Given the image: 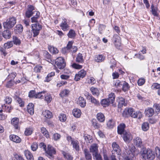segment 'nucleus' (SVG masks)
<instances>
[{
	"instance_id": "16",
	"label": "nucleus",
	"mask_w": 160,
	"mask_h": 160,
	"mask_svg": "<svg viewBox=\"0 0 160 160\" xmlns=\"http://www.w3.org/2000/svg\"><path fill=\"white\" fill-rule=\"evenodd\" d=\"M12 32L9 29H6L4 30L2 33L3 37L6 39H9L11 37Z\"/></svg>"
},
{
	"instance_id": "57",
	"label": "nucleus",
	"mask_w": 160,
	"mask_h": 160,
	"mask_svg": "<svg viewBox=\"0 0 160 160\" xmlns=\"http://www.w3.org/2000/svg\"><path fill=\"white\" fill-rule=\"evenodd\" d=\"M114 125V122L112 120H110L107 123V125L110 128H112Z\"/></svg>"
},
{
	"instance_id": "55",
	"label": "nucleus",
	"mask_w": 160,
	"mask_h": 160,
	"mask_svg": "<svg viewBox=\"0 0 160 160\" xmlns=\"http://www.w3.org/2000/svg\"><path fill=\"white\" fill-rule=\"evenodd\" d=\"M151 88L153 90L160 89V84L158 83H154L152 85Z\"/></svg>"
},
{
	"instance_id": "13",
	"label": "nucleus",
	"mask_w": 160,
	"mask_h": 160,
	"mask_svg": "<svg viewBox=\"0 0 160 160\" xmlns=\"http://www.w3.org/2000/svg\"><path fill=\"white\" fill-rule=\"evenodd\" d=\"M10 140L17 143H19L21 142V138L18 136L14 134H11L9 136Z\"/></svg>"
},
{
	"instance_id": "53",
	"label": "nucleus",
	"mask_w": 160,
	"mask_h": 160,
	"mask_svg": "<svg viewBox=\"0 0 160 160\" xmlns=\"http://www.w3.org/2000/svg\"><path fill=\"white\" fill-rule=\"evenodd\" d=\"M106 28V26L103 24H100L98 27V31L99 33L102 34L103 30Z\"/></svg>"
},
{
	"instance_id": "38",
	"label": "nucleus",
	"mask_w": 160,
	"mask_h": 160,
	"mask_svg": "<svg viewBox=\"0 0 160 160\" xmlns=\"http://www.w3.org/2000/svg\"><path fill=\"white\" fill-rule=\"evenodd\" d=\"M84 153L85 158L87 160H92V156L87 149L84 150Z\"/></svg>"
},
{
	"instance_id": "52",
	"label": "nucleus",
	"mask_w": 160,
	"mask_h": 160,
	"mask_svg": "<svg viewBox=\"0 0 160 160\" xmlns=\"http://www.w3.org/2000/svg\"><path fill=\"white\" fill-rule=\"evenodd\" d=\"M16 99L19 103V106L21 107H23L24 106V102L22 101L21 98L19 97L16 96Z\"/></svg>"
},
{
	"instance_id": "34",
	"label": "nucleus",
	"mask_w": 160,
	"mask_h": 160,
	"mask_svg": "<svg viewBox=\"0 0 160 160\" xmlns=\"http://www.w3.org/2000/svg\"><path fill=\"white\" fill-rule=\"evenodd\" d=\"M76 33L74 30L71 29L69 30V32L68 34V37L71 38H74L76 36Z\"/></svg>"
},
{
	"instance_id": "50",
	"label": "nucleus",
	"mask_w": 160,
	"mask_h": 160,
	"mask_svg": "<svg viewBox=\"0 0 160 160\" xmlns=\"http://www.w3.org/2000/svg\"><path fill=\"white\" fill-rule=\"evenodd\" d=\"M55 75V72H52L51 73H49L46 77V80H45V81H47L48 82L51 80V78L53 76Z\"/></svg>"
},
{
	"instance_id": "28",
	"label": "nucleus",
	"mask_w": 160,
	"mask_h": 160,
	"mask_svg": "<svg viewBox=\"0 0 160 160\" xmlns=\"http://www.w3.org/2000/svg\"><path fill=\"white\" fill-rule=\"evenodd\" d=\"M112 147L114 150L116 152L118 155L120 154V150L119 148V147L118 144H116V142H113L112 144Z\"/></svg>"
},
{
	"instance_id": "22",
	"label": "nucleus",
	"mask_w": 160,
	"mask_h": 160,
	"mask_svg": "<svg viewBox=\"0 0 160 160\" xmlns=\"http://www.w3.org/2000/svg\"><path fill=\"white\" fill-rule=\"evenodd\" d=\"M84 61V59L82 54L80 53H78L77 55L76 61L78 63H82Z\"/></svg>"
},
{
	"instance_id": "6",
	"label": "nucleus",
	"mask_w": 160,
	"mask_h": 160,
	"mask_svg": "<svg viewBox=\"0 0 160 160\" xmlns=\"http://www.w3.org/2000/svg\"><path fill=\"white\" fill-rule=\"evenodd\" d=\"M45 152L47 156L50 158H53V154H54L56 153L55 150L50 145H48L47 149H46Z\"/></svg>"
},
{
	"instance_id": "21",
	"label": "nucleus",
	"mask_w": 160,
	"mask_h": 160,
	"mask_svg": "<svg viewBox=\"0 0 160 160\" xmlns=\"http://www.w3.org/2000/svg\"><path fill=\"white\" fill-rule=\"evenodd\" d=\"M19 119L18 118H13L11 120V123L15 128L18 129V128Z\"/></svg>"
},
{
	"instance_id": "19",
	"label": "nucleus",
	"mask_w": 160,
	"mask_h": 160,
	"mask_svg": "<svg viewBox=\"0 0 160 160\" xmlns=\"http://www.w3.org/2000/svg\"><path fill=\"white\" fill-rule=\"evenodd\" d=\"M148 154L146 159L148 160H153L155 158V156L154 153L152 150H149Z\"/></svg>"
},
{
	"instance_id": "60",
	"label": "nucleus",
	"mask_w": 160,
	"mask_h": 160,
	"mask_svg": "<svg viewBox=\"0 0 160 160\" xmlns=\"http://www.w3.org/2000/svg\"><path fill=\"white\" fill-rule=\"evenodd\" d=\"M6 103L8 104H10L12 101V98L8 96H6L4 99Z\"/></svg>"
},
{
	"instance_id": "37",
	"label": "nucleus",
	"mask_w": 160,
	"mask_h": 160,
	"mask_svg": "<svg viewBox=\"0 0 160 160\" xmlns=\"http://www.w3.org/2000/svg\"><path fill=\"white\" fill-rule=\"evenodd\" d=\"M151 8L152 10V14L155 16H157V11L158 8L157 7H154L153 4L151 5Z\"/></svg>"
},
{
	"instance_id": "39",
	"label": "nucleus",
	"mask_w": 160,
	"mask_h": 160,
	"mask_svg": "<svg viewBox=\"0 0 160 160\" xmlns=\"http://www.w3.org/2000/svg\"><path fill=\"white\" fill-rule=\"evenodd\" d=\"M12 42L14 44L17 45H19L21 43V40L15 36H13Z\"/></svg>"
},
{
	"instance_id": "40",
	"label": "nucleus",
	"mask_w": 160,
	"mask_h": 160,
	"mask_svg": "<svg viewBox=\"0 0 160 160\" xmlns=\"http://www.w3.org/2000/svg\"><path fill=\"white\" fill-rule=\"evenodd\" d=\"M44 57L48 59L47 60L49 63H51L52 60L51 59V56L50 54L47 51H45L44 52Z\"/></svg>"
},
{
	"instance_id": "43",
	"label": "nucleus",
	"mask_w": 160,
	"mask_h": 160,
	"mask_svg": "<svg viewBox=\"0 0 160 160\" xmlns=\"http://www.w3.org/2000/svg\"><path fill=\"white\" fill-rule=\"evenodd\" d=\"M62 154L64 158L67 160H72V157L69 153H66L65 152H62Z\"/></svg>"
},
{
	"instance_id": "30",
	"label": "nucleus",
	"mask_w": 160,
	"mask_h": 160,
	"mask_svg": "<svg viewBox=\"0 0 160 160\" xmlns=\"http://www.w3.org/2000/svg\"><path fill=\"white\" fill-rule=\"evenodd\" d=\"M115 95L114 93L112 92L108 95V97L107 99L109 100L111 103H113L115 101Z\"/></svg>"
},
{
	"instance_id": "61",
	"label": "nucleus",
	"mask_w": 160,
	"mask_h": 160,
	"mask_svg": "<svg viewBox=\"0 0 160 160\" xmlns=\"http://www.w3.org/2000/svg\"><path fill=\"white\" fill-rule=\"evenodd\" d=\"M155 150L157 158L160 159V148L156 147L155 148Z\"/></svg>"
},
{
	"instance_id": "49",
	"label": "nucleus",
	"mask_w": 160,
	"mask_h": 160,
	"mask_svg": "<svg viewBox=\"0 0 160 160\" xmlns=\"http://www.w3.org/2000/svg\"><path fill=\"white\" fill-rule=\"evenodd\" d=\"M58 118L60 121L62 122H64L67 119L66 115L63 113L60 114Z\"/></svg>"
},
{
	"instance_id": "17",
	"label": "nucleus",
	"mask_w": 160,
	"mask_h": 160,
	"mask_svg": "<svg viewBox=\"0 0 160 160\" xmlns=\"http://www.w3.org/2000/svg\"><path fill=\"white\" fill-rule=\"evenodd\" d=\"M154 113V110L151 108H148L146 109L145 111V113L146 116L148 117L152 116Z\"/></svg>"
},
{
	"instance_id": "54",
	"label": "nucleus",
	"mask_w": 160,
	"mask_h": 160,
	"mask_svg": "<svg viewBox=\"0 0 160 160\" xmlns=\"http://www.w3.org/2000/svg\"><path fill=\"white\" fill-rule=\"evenodd\" d=\"M12 46L13 43L12 41L5 43L4 45V47L5 49H8L12 47Z\"/></svg>"
},
{
	"instance_id": "42",
	"label": "nucleus",
	"mask_w": 160,
	"mask_h": 160,
	"mask_svg": "<svg viewBox=\"0 0 160 160\" xmlns=\"http://www.w3.org/2000/svg\"><path fill=\"white\" fill-rule=\"evenodd\" d=\"M72 144L73 147L75 148L76 150H78L79 148V142L78 141L75 140L72 141L71 143Z\"/></svg>"
},
{
	"instance_id": "33",
	"label": "nucleus",
	"mask_w": 160,
	"mask_h": 160,
	"mask_svg": "<svg viewBox=\"0 0 160 160\" xmlns=\"http://www.w3.org/2000/svg\"><path fill=\"white\" fill-rule=\"evenodd\" d=\"M48 49L49 51L53 54H56L58 52V50L53 46H49Z\"/></svg>"
},
{
	"instance_id": "26",
	"label": "nucleus",
	"mask_w": 160,
	"mask_h": 160,
	"mask_svg": "<svg viewBox=\"0 0 160 160\" xmlns=\"http://www.w3.org/2000/svg\"><path fill=\"white\" fill-rule=\"evenodd\" d=\"M72 114L74 117L79 118L81 115V112L79 109L75 108L73 110Z\"/></svg>"
},
{
	"instance_id": "10",
	"label": "nucleus",
	"mask_w": 160,
	"mask_h": 160,
	"mask_svg": "<svg viewBox=\"0 0 160 160\" xmlns=\"http://www.w3.org/2000/svg\"><path fill=\"white\" fill-rule=\"evenodd\" d=\"M90 152L92 153V155L98 153V146L96 144H93L90 146Z\"/></svg>"
},
{
	"instance_id": "56",
	"label": "nucleus",
	"mask_w": 160,
	"mask_h": 160,
	"mask_svg": "<svg viewBox=\"0 0 160 160\" xmlns=\"http://www.w3.org/2000/svg\"><path fill=\"white\" fill-rule=\"evenodd\" d=\"M78 75L80 76L82 78H83L85 76L86 74V71H85L83 69H82L79 71L78 72Z\"/></svg>"
},
{
	"instance_id": "64",
	"label": "nucleus",
	"mask_w": 160,
	"mask_h": 160,
	"mask_svg": "<svg viewBox=\"0 0 160 160\" xmlns=\"http://www.w3.org/2000/svg\"><path fill=\"white\" fill-rule=\"evenodd\" d=\"M93 156L96 160H102L101 155L98 153L93 155Z\"/></svg>"
},
{
	"instance_id": "27",
	"label": "nucleus",
	"mask_w": 160,
	"mask_h": 160,
	"mask_svg": "<svg viewBox=\"0 0 160 160\" xmlns=\"http://www.w3.org/2000/svg\"><path fill=\"white\" fill-rule=\"evenodd\" d=\"M123 106H126V103H125L124 99L122 97H120L119 98L118 107L119 108H121Z\"/></svg>"
},
{
	"instance_id": "25",
	"label": "nucleus",
	"mask_w": 160,
	"mask_h": 160,
	"mask_svg": "<svg viewBox=\"0 0 160 160\" xmlns=\"http://www.w3.org/2000/svg\"><path fill=\"white\" fill-rule=\"evenodd\" d=\"M23 29V27L21 24L17 25L14 28V31L16 33L22 32Z\"/></svg>"
},
{
	"instance_id": "12",
	"label": "nucleus",
	"mask_w": 160,
	"mask_h": 160,
	"mask_svg": "<svg viewBox=\"0 0 160 160\" xmlns=\"http://www.w3.org/2000/svg\"><path fill=\"white\" fill-rule=\"evenodd\" d=\"M87 98L91 102L94 104L95 105H98L99 104V101L93 97L91 94L88 93L87 95Z\"/></svg>"
},
{
	"instance_id": "47",
	"label": "nucleus",
	"mask_w": 160,
	"mask_h": 160,
	"mask_svg": "<svg viewBox=\"0 0 160 160\" xmlns=\"http://www.w3.org/2000/svg\"><path fill=\"white\" fill-rule=\"evenodd\" d=\"M149 128V125L148 122H145L142 123V128L143 131H146L148 130Z\"/></svg>"
},
{
	"instance_id": "46",
	"label": "nucleus",
	"mask_w": 160,
	"mask_h": 160,
	"mask_svg": "<svg viewBox=\"0 0 160 160\" xmlns=\"http://www.w3.org/2000/svg\"><path fill=\"white\" fill-rule=\"evenodd\" d=\"M33 132V129L31 128H27L26 129L25 131V135L28 136L31 135Z\"/></svg>"
},
{
	"instance_id": "24",
	"label": "nucleus",
	"mask_w": 160,
	"mask_h": 160,
	"mask_svg": "<svg viewBox=\"0 0 160 160\" xmlns=\"http://www.w3.org/2000/svg\"><path fill=\"white\" fill-rule=\"evenodd\" d=\"M91 122L92 126L95 129H98L101 127L100 124L95 119H92V120Z\"/></svg>"
},
{
	"instance_id": "48",
	"label": "nucleus",
	"mask_w": 160,
	"mask_h": 160,
	"mask_svg": "<svg viewBox=\"0 0 160 160\" xmlns=\"http://www.w3.org/2000/svg\"><path fill=\"white\" fill-rule=\"evenodd\" d=\"M134 155L132 151L129 153V155L124 159V160H132V158L134 157Z\"/></svg>"
},
{
	"instance_id": "8",
	"label": "nucleus",
	"mask_w": 160,
	"mask_h": 160,
	"mask_svg": "<svg viewBox=\"0 0 160 160\" xmlns=\"http://www.w3.org/2000/svg\"><path fill=\"white\" fill-rule=\"evenodd\" d=\"M133 141L134 144L136 147L141 149L143 148L142 140L140 138L137 137L133 139Z\"/></svg>"
},
{
	"instance_id": "59",
	"label": "nucleus",
	"mask_w": 160,
	"mask_h": 160,
	"mask_svg": "<svg viewBox=\"0 0 160 160\" xmlns=\"http://www.w3.org/2000/svg\"><path fill=\"white\" fill-rule=\"evenodd\" d=\"M2 107L3 109H4L6 112H8L9 113L11 112V110L12 109L11 107H9L8 106H7L5 105H4L3 106H2Z\"/></svg>"
},
{
	"instance_id": "18",
	"label": "nucleus",
	"mask_w": 160,
	"mask_h": 160,
	"mask_svg": "<svg viewBox=\"0 0 160 160\" xmlns=\"http://www.w3.org/2000/svg\"><path fill=\"white\" fill-rule=\"evenodd\" d=\"M24 153L28 160H34L33 155L30 151L28 150H25Z\"/></svg>"
},
{
	"instance_id": "31",
	"label": "nucleus",
	"mask_w": 160,
	"mask_h": 160,
	"mask_svg": "<svg viewBox=\"0 0 160 160\" xmlns=\"http://www.w3.org/2000/svg\"><path fill=\"white\" fill-rule=\"evenodd\" d=\"M90 90L93 95L94 96H97L99 95V92L97 88L94 87H92L90 89Z\"/></svg>"
},
{
	"instance_id": "5",
	"label": "nucleus",
	"mask_w": 160,
	"mask_h": 160,
	"mask_svg": "<svg viewBox=\"0 0 160 160\" xmlns=\"http://www.w3.org/2000/svg\"><path fill=\"white\" fill-rule=\"evenodd\" d=\"M35 10V8L34 6L31 5H28L25 12V17L27 18H30L34 14Z\"/></svg>"
},
{
	"instance_id": "4",
	"label": "nucleus",
	"mask_w": 160,
	"mask_h": 160,
	"mask_svg": "<svg viewBox=\"0 0 160 160\" xmlns=\"http://www.w3.org/2000/svg\"><path fill=\"white\" fill-rule=\"evenodd\" d=\"M55 63L57 67L60 69H63L66 66L64 59L62 57L57 58L55 60Z\"/></svg>"
},
{
	"instance_id": "2",
	"label": "nucleus",
	"mask_w": 160,
	"mask_h": 160,
	"mask_svg": "<svg viewBox=\"0 0 160 160\" xmlns=\"http://www.w3.org/2000/svg\"><path fill=\"white\" fill-rule=\"evenodd\" d=\"M16 23V18L14 17H10L6 21L3 23V26L5 29H10L13 28Z\"/></svg>"
},
{
	"instance_id": "15",
	"label": "nucleus",
	"mask_w": 160,
	"mask_h": 160,
	"mask_svg": "<svg viewBox=\"0 0 160 160\" xmlns=\"http://www.w3.org/2000/svg\"><path fill=\"white\" fill-rule=\"evenodd\" d=\"M149 150H150V149L148 148L147 149L145 148H143L141 149V150L140 151V153L141 155V156L142 158L145 159H146V158H147V157L148 155V151H149Z\"/></svg>"
},
{
	"instance_id": "23",
	"label": "nucleus",
	"mask_w": 160,
	"mask_h": 160,
	"mask_svg": "<svg viewBox=\"0 0 160 160\" xmlns=\"http://www.w3.org/2000/svg\"><path fill=\"white\" fill-rule=\"evenodd\" d=\"M78 103L82 107H84L86 105V102L84 98L80 97L78 98Z\"/></svg>"
},
{
	"instance_id": "20",
	"label": "nucleus",
	"mask_w": 160,
	"mask_h": 160,
	"mask_svg": "<svg viewBox=\"0 0 160 160\" xmlns=\"http://www.w3.org/2000/svg\"><path fill=\"white\" fill-rule=\"evenodd\" d=\"M97 118L99 122H102L105 120V117L102 113L99 112L97 114Z\"/></svg>"
},
{
	"instance_id": "41",
	"label": "nucleus",
	"mask_w": 160,
	"mask_h": 160,
	"mask_svg": "<svg viewBox=\"0 0 160 160\" xmlns=\"http://www.w3.org/2000/svg\"><path fill=\"white\" fill-rule=\"evenodd\" d=\"M44 100L48 103H49L52 100V98L50 94L46 93L44 94Z\"/></svg>"
},
{
	"instance_id": "58",
	"label": "nucleus",
	"mask_w": 160,
	"mask_h": 160,
	"mask_svg": "<svg viewBox=\"0 0 160 160\" xmlns=\"http://www.w3.org/2000/svg\"><path fill=\"white\" fill-rule=\"evenodd\" d=\"M71 66L72 68L76 69H80L82 68V66L75 63H73Z\"/></svg>"
},
{
	"instance_id": "1",
	"label": "nucleus",
	"mask_w": 160,
	"mask_h": 160,
	"mask_svg": "<svg viewBox=\"0 0 160 160\" xmlns=\"http://www.w3.org/2000/svg\"><path fill=\"white\" fill-rule=\"evenodd\" d=\"M141 115V113L139 112H137L132 108H126L123 111L122 113V115L125 117H128L129 116L133 118H136L138 117V115H139V118H140V115Z\"/></svg>"
},
{
	"instance_id": "63",
	"label": "nucleus",
	"mask_w": 160,
	"mask_h": 160,
	"mask_svg": "<svg viewBox=\"0 0 160 160\" xmlns=\"http://www.w3.org/2000/svg\"><path fill=\"white\" fill-rule=\"evenodd\" d=\"M53 139L54 140L57 141L59 140L61 138V135L57 133H54L53 135Z\"/></svg>"
},
{
	"instance_id": "9",
	"label": "nucleus",
	"mask_w": 160,
	"mask_h": 160,
	"mask_svg": "<svg viewBox=\"0 0 160 160\" xmlns=\"http://www.w3.org/2000/svg\"><path fill=\"white\" fill-rule=\"evenodd\" d=\"M122 134V138L125 142H129L132 139V137L129 132L126 131Z\"/></svg>"
},
{
	"instance_id": "14",
	"label": "nucleus",
	"mask_w": 160,
	"mask_h": 160,
	"mask_svg": "<svg viewBox=\"0 0 160 160\" xmlns=\"http://www.w3.org/2000/svg\"><path fill=\"white\" fill-rule=\"evenodd\" d=\"M125 127L126 125L124 123L120 124L118 127V133L119 134L122 135L123 133L126 132V131L125 130Z\"/></svg>"
},
{
	"instance_id": "62",
	"label": "nucleus",
	"mask_w": 160,
	"mask_h": 160,
	"mask_svg": "<svg viewBox=\"0 0 160 160\" xmlns=\"http://www.w3.org/2000/svg\"><path fill=\"white\" fill-rule=\"evenodd\" d=\"M45 93V91L41 92H39L38 93L36 94V98H42L43 97V95Z\"/></svg>"
},
{
	"instance_id": "29",
	"label": "nucleus",
	"mask_w": 160,
	"mask_h": 160,
	"mask_svg": "<svg viewBox=\"0 0 160 160\" xmlns=\"http://www.w3.org/2000/svg\"><path fill=\"white\" fill-rule=\"evenodd\" d=\"M105 57L102 55H97L96 56L95 61L97 62H101L104 61Z\"/></svg>"
},
{
	"instance_id": "32",
	"label": "nucleus",
	"mask_w": 160,
	"mask_h": 160,
	"mask_svg": "<svg viewBox=\"0 0 160 160\" xmlns=\"http://www.w3.org/2000/svg\"><path fill=\"white\" fill-rule=\"evenodd\" d=\"M42 114L43 115L47 118H50L52 116V112L48 110H45Z\"/></svg>"
},
{
	"instance_id": "3",
	"label": "nucleus",
	"mask_w": 160,
	"mask_h": 160,
	"mask_svg": "<svg viewBox=\"0 0 160 160\" xmlns=\"http://www.w3.org/2000/svg\"><path fill=\"white\" fill-rule=\"evenodd\" d=\"M42 28V25L38 22L32 25V29L33 37H36L39 34Z\"/></svg>"
},
{
	"instance_id": "44",
	"label": "nucleus",
	"mask_w": 160,
	"mask_h": 160,
	"mask_svg": "<svg viewBox=\"0 0 160 160\" xmlns=\"http://www.w3.org/2000/svg\"><path fill=\"white\" fill-rule=\"evenodd\" d=\"M69 92V91L68 90L65 89L62 91L59 94V95L62 97H63L67 96Z\"/></svg>"
},
{
	"instance_id": "45",
	"label": "nucleus",
	"mask_w": 160,
	"mask_h": 160,
	"mask_svg": "<svg viewBox=\"0 0 160 160\" xmlns=\"http://www.w3.org/2000/svg\"><path fill=\"white\" fill-rule=\"evenodd\" d=\"M122 81H121L119 80L114 81L113 82V85L117 88L121 87L122 86Z\"/></svg>"
},
{
	"instance_id": "36",
	"label": "nucleus",
	"mask_w": 160,
	"mask_h": 160,
	"mask_svg": "<svg viewBox=\"0 0 160 160\" xmlns=\"http://www.w3.org/2000/svg\"><path fill=\"white\" fill-rule=\"evenodd\" d=\"M122 90L124 92L128 90L129 88L128 83L124 81H122Z\"/></svg>"
},
{
	"instance_id": "7",
	"label": "nucleus",
	"mask_w": 160,
	"mask_h": 160,
	"mask_svg": "<svg viewBox=\"0 0 160 160\" xmlns=\"http://www.w3.org/2000/svg\"><path fill=\"white\" fill-rule=\"evenodd\" d=\"M62 29L64 31H67L69 29V26L67 23L66 19H62V21L60 25Z\"/></svg>"
},
{
	"instance_id": "51",
	"label": "nucleus",
	"mask_w": 160,
	"mask_h": 160,
	"mask_svg": "<svg viewBox=\"0 0 160 160\" xmlns=\"http://www.w3.org/2000/svg\"><path fill=\"white\" fill-rule=\"evenodd\" d=\"M41 132L44 135V136L48 138L49 137V135L48 132L46 128L42 127L41 129Z\"/></svg>"
},
{
	"instance_id": "11",
	"label": "nucleus",
	"mask_w": 160,
	"mask_h": 160,
	"mask_svg": "<svg viewBox=\"0 0 160 160\" xmlns=\"http://www.w3.org/2000/svg\"><path fill=\"white\" fill-rule=\"evenodd\" d=\"M114 43L116 47H119L121 45V39L119 36L117 34H114L113 36Z\"/></svg>"
},
{
	"instance_id": "35",
	"label": "nucleus",
	"mask_w": 160,
	"mask_h": 160,
	"mask_svg": "<svg viewBox=\"0 0 160 160\" xmlns=\"http://www.w3.org/2000/svg\"><path fill=\"white\" fill-rule=\"evenodd\" d=\"M101 104L103 107H106L108 106L111 103L109 100L107 99H105L102 100L101 101Z\"/></svg>"
}]
</instances>
